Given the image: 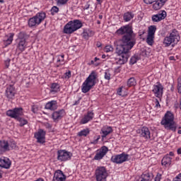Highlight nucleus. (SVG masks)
<instances>
[{"label":"nucleus","mask_w":181,"mask_h":181,"mask_svg":"<svg viewBox=\"0 0 181 181\" xmlns=\"http://www.w3.org/2000/svg\"><path fill=\"white\" fill-rule=\"evenodd\" d=\"M98 60H100V58L95 57L94 60L90 61V64H95V66H100V62H98Z\"/></svg>","instance_id":"37998d69"},{"label":"nucleus","mask_w":181,"mask_h":181,"mask_svg":"<svg viewBox=\"0 0 181 181\" xmlns=\"http://www.w3.org/2000/svg\"><path fill=\"white\" fill-rule=\"evenodd\" d=\"M108 152V147L104 146H103L100 150H98L94 156L95 160H101L103 158L105 157V155H107V153Z\"/></svg>","instance_id":"f3484780"},{"label":"nucleus","mask_w":181,"mask_h":181,"mask_svg":"<svg viewBox=\"0 0 181 181\" xmlns=\"http://www.w3.org/2000/svg\"><path fill=\"white\" fill-rule=\"evenodd\" d=\"M162 180V174L160 173H157L156 176L154 178V181H160Z\"/></svg>","instance_id":"a18cd8bd"},{"label":"nucleus","mask_w":181,"mask_h":181,"mask_svg":"<svg viewBox=\"0 0 181 181\" xmlns=\"http://www.w3.org/2000/svg\"><path fill=\"white\" fill-rule=\"evenodd\" d=\"M87 9H90V4H86L83 6V11H86Z\"/></svg>","instance_id":"864d4df0"},{"label":"nucleus","mask_w":181,"mask_h":181,"mask_svg":"<svg viewBox=\"0 0 181 181\" xmlns=\"http://www.w3.org/2000/svg\"><path fill=\"white\" fill-rule=\"evenodd\" d=\"M177 89L179 94H181V77L177 78Z\"/></svg>","instance_id":"4c0bfd02"},{"label":"nucleus","mask_w":181,"mask_h":181,"mask_svg":"<svg viewBox=\"0 0 181 181\" xmlns=\"http://www.w3.org/2000/svg\"><path fill=\"white\" fill-rule=\"evenodd\" d=\"M140 179V181H152V179H153V175L149 173H145L141 175Z\"/></svg>","instance_id":"c85d7f7f"},{"label":"nucleus","mask_w":181,"mask_h":181,"mask_svg":"<svg viewBox=\"0 0 181 181\" xmlns=\"http://www.w3.org/2000/svg\"><path fill=\"white\" fill-rule=\"evenodd\" d=\"M117 94L118 95H122L124 97V95L122 94V87H120L117 89Z\"/></svg>","instance_id":"603ef678"},{"label":"nucleus","mask_w":181,"mask_h":181,"mask_svg":"<svg viewBox=\"0 0 181 181\" xmlns=\"http://www.w3.org/2000/svg\"><path fill=\"white\" fill-rule=\"evenodd\" d=\"M94 111L90 110L88 111L86 114L83 115V117L81 118L80 121L81 125H84L85 124H88L90 121H93L94 119V116H95Z\"/></svg>","instance_id":"dca6fc26"},{"label":"nucleus","mask_w":181,"mask_h":181,"mask_svg":"<svg viewBox=\"0 0 181 181\" xmlns=\"http://www.w3.org/2000/svg\"><path fill=\"white\" fill-rule=\"evenodd\" d=\"M83 28V22L81 20L75 19L69 21L64 27V33L66 35H71L74 32H77L78 29Z\"/></svg>","instance_id":"423d86ee"},{"label":"nucleus","mask_w":181,"mask_h":181,"mask_svg":"<svg viewBox=\"0 0 181 181\" xmlns=\"http://www.w3.org/2000/svg\"><path fill=\"white\" fill-rule=\"evenodd\" d=\"M112 127L111 126H104L102 127L100 130V135L102 139H104L105 138H107L110 134H112L113 132Z\"/></svg>","instance_id":"aec40b11"},{"label":"nucleus","mask_w":181,"mask_h":181,"mask_svg":"<svg viewBox=\"0 0 181 181\" xmlns=\"http://www.w3.org/2000/svg\"><path fill=\"white\" fill-rule=\"evenodd\" d=\"M167 131H172V132H176L177 129V124L175 122V114L171 111H167L162 118L160 122Z\"/></svg>","instance_id":"f03ea898"},{"label":"nucleus","mask_w":181,"mask_h":181,"mask_svg":"<svg viewBox=\"0 0 181 181\" xmlns=\"http://www.w3.org/2000/svg\"><path fill=\"white\" fill-rule=\"evenodd\" d=\"M14 33H9L8 35H6V39L4 40V44L6 46H9L13 42Z\"/></svg>","instance_id":"c756f323"},{"label":"nucleus","mask_w":181,"mask_h":181,"mask_svg":"<svg viewBox=\"0 0 181 181\" xmlns=\"http://www.w3.org/2000/svg\"><path fill=\"white\" fill-rule=\"evenodd\" d=\"M11 165L12 162L7 157L0 158V168H3V169H10Z\"/></svg>","instance_id":"412c9836"},{"label":"nucleus","mask_w":181,"mask_h":181,"mask_svg":"<svg viewBox=\"0 0 181 181\" xmlns=\"http://www.w3.org/2000/svg\"><path fill=\"white\" fill-rule=\"evenodd\" d=\"M154 4H153V9L154 11H159L162 6H163V4H162L159 0L154 1Z\"/></svg>","instance_id":"473e14b6"},{"label":"nucleus","mask_w":181,"mask_h":181,"mask_svg":"<svg viewBox=\"0 0 181 181\" xmlns=\"http://www.w3.org/2000/svg\"><path fill=\"white\" fill-rule=\"evenodd\" d=\"M79 104H80V99H78V100H76L73 104V105H78Z\"/></svg>","instance_id":"6e6d98bb"},{"label":"nucleus","mask_w":181,"mask_h":181,"mask_svg":"<svg viewBox=\"0 0 181 181\" xmlns=\"http://www.w3.org/2000/svg\"><path fill=\"white\" fill-rule=\"evenodd\" d=\"M116 35H124L116 45V63L117 64H125L129 59V52L136 45L135 34L132 27L129 25L122 26L116 31Z\"/></svg>","instance_id":"f257e3e1"},{"label":"nucleus","mask_w":181,"mask_h":181,"mask_svg":"<svg viewBox=\"0 0 181 181\" xmlns=\"http://www.w3.org/2000/svg\"><path fill=\"white\" fill-rule=\"evenodd\" d=\"M57 63H63L64 62V54L58 55Z\"/></svg>","instance_id":"a19ab883"},{"label":"nucleus","mask_w":181,"mask_h":181,"mask_svg":"<svg viewBox=\"0 0 181 181\" xmlns=\"http://www.w3.org/2000/svg\"><path fill=\"white\" fill-rule=\"evenodd\" d=\"M69 2V0H57V4L58 6H62V5H66Z\"/></svg>","instance_id":"58836bf2"},{"label":"nucleus","mask_w":181,"mask_h":181,"mask_svg":"<svg viewBox=\"0 0 181 181\" xmlns=\"http://www.w3.org/2000/svg\"><path fill=\"white\" fill-rule=\"evenodd\" d=\"M152 93L157 98H161L163 95V86L160 82H158L156 84L153 86Z\"/></svg>","instance_id":"ddd939ff"},{"label":"nucleus","mask_w":181,"mask_h":181,"mask_svg":"<svg viewBox=\"0 0 181 181\" xmlns=\"http://www.w3.org/2000/svg\"><path fill=\"white\" fill-rule=\"evenodd\" d=\"M105 57H106L105 54L102 55V59H105Z\"/></svg>","instance_id":"69168bd1"},{"label":"nucleus","mask_w":181,"mask_h":181,"mask_svg":"<svg viewBox=\"0 0 181 181\" xmlns=\"http://www.w3.org/2000/svg\"><path fill=\"white\" fill-rule=\"evenodd\" d=\"M49 93L50 94H56L60 91V84L58 83H53L50 86Z\"/></svg>","instance_id":"cd10ccee"},{"label":"nucleus","mask_w":181,"mask_h":181,"mask_svg":"<svg viewBox=\"0 0 181 181\" xmlns=\"http://www.w3.org/2000/svg\"><path fill=\"white\" fill-rule=\"evenodd\" d=\"M161 164L165 168H169L172 164V158L169 155L164 156L161 160Z\"/></svg>","instance_id":"a878e982"},{"label":"nucleus","mask_w":181,"mask_h":181,"mask_svg":"<svg viewBox=\"0 0 181 181\" xmlns=\"http://www.w3.org/2000/svg\"><path fill=\"white\" fill-rule=\"evenodd\" d=\"M167 13L165 11H160L157 14H154L151 17L152 22H160V21H163L165 18H166Z\"/></svg>","instance_id":"a211bd4d"},{"label":"nucleus","mask_w":181,"mask_h":181,"mask_svg":"<svg viewBox=\"0 0 181 181\" xmlns=\"http://www.w3.org/2000/svg\"><path fill=\"white\" fill-rule=\"evenodd\" d=\"M17 40H26V33L21 31L18 35Z\"/></svg>","instance_id":"f704fd0d"},{"label":"nucleus","mask_w":181,"mask_h":181,"mask_svg":"<svg viewBox=\"0 0 181 181\" xmlns=\"http://www.w3.org/2000/svg\"><path fill=\"white\" fill-rule=\"evenodd\" d=\"M97 23H98V25H100V24H101V21H97Z\"/></svg>","instance_id":"774afa93"},{"label":"nucleus","mask_w":181,"mask_h":181,"mask_svg":"<svg viewBox=\"0 0 181 181\" xmlns=\"http://www.w3.org/2000/svg\"><path fill=\"white\" fill-rule=\"evenodd\" d=\"M167 155H169V156H175V153H174L173 152L170 151V152L169 153V154H167Z\"/></svg>","instance_id":"052dcab7"},{"label":"nucleus","mask_w":181,"mask_h":181,"mask_svg":"<svg viewBox=\"0 0 181 181\" xmlns=\"http://www.w3.org/2000/svg\"><path fill=\"white\" fill-rule=\"evenodd\" d=\"M179 32L177 31L176 29H173L171 32L167 35L163 42V45L164 47H169V46H172V47H175L176 45L179 42Z\"/></svg>","instance_id":"39448f33"},{"label":"nucleus","mask_w":181,"mask_h":181,"mask_svg":"<svg viewBox=\"0 0 181 181\" xmlns=\"http://www.w3.org/2000/svg\"><path fill=\"white\" fill-rule=\"evenodd\" d=\"M95 176L96 181H107V177H108V170L105 166L97 167L95 171Z\"/></svg>","instance_id":"6e6552de"},{"label":"nucleus","mask_w":181,"mask_h":181,"mask_svg":"<svg viewBox=\"0 0 181 181\" xmlns=\"http://www.w3.org/2000/svg\"><path fill=\"white\" fill-rule=\"evenodd\" d=\"M177 155H181V148H180L177 150Z\"/></svg>","instance_id":"bf43d9fd"},{"label":"nucleus","mask_w":181,"mask_h":181,"mask_svg":"<svg viewBox=\"0 0 181 181\" xmlns=\"http://www.w3.org/2000/svg\"><path fill=\"white\" fill-rule=\"evenodd\" d=\"M10 146L13 149V148H16V143H15V141H13V143H11V145H10Z\"/></svg>","instance_id":"5fc2aeb1"},{"label":"nucleus","mask_w":181,"mask_h":181,"mask_svg":"<svg viewBox=\"0 0 181 181\" xmlns=\"http://www.w3.org/2000/svg\"><path fill=\"white\" fill-rule=\"evenodd\" d=\"M6 69H8L11 64V59H8L4 62Z\"/></svg>","instance_id":"09e8293b"},{"label":"nucleus","mask_w":181,"mask_h":181,"mask_svg":"<svg viewBox=\"0 0 181 181\" xmlns=\"http://www.w3.org/2000/svg\"><path fill=\"white\" fill-rule=\"evenodd\" d=\"M15 94H16V90H15V87L13 86H9L6 90V96L9 100H13L15 98Z\"/></svg>","instance_id":"5701e85b"},{"label":"nucleus","mask_w":181,"mask_h":181,"mask_svg":"<svg viewBox=\"0 0 181 181\" xmlns=\"http://www.w3.org/2000/svg\"><path fill=\"white\" fill-rule=\"evenodd\" d=\"M138 62V58L136 57H132L130 59V64H135Z\"/></svg>","instance_id":"49530a36"},{"label":"nucleus","mask_w":181,"mask_h":181,"mask_svg":"<svg viewBox=\"0 0 181 181\" xmlns=\"http://www.w3.org/2000/svg\"><path fill=\"white\" fill-rule=\"evenodd\" d=\"M144 4H146V5H151L155 2V0H144Z\"/></svg>","instance_id":"8fccbe9b"},{"label":"nucleus","mask_w":181,"mask_h":181,"mask_svg":"<svg viewBox=\"0 0 181 181\" xmlns=\"http://www.w3.org/2000/svg\"><path fill=\"white\" fill-rule=\"evenodd\" d=\"M99 19H100V20L103 19V14L99 15Z\"/></svg>","instance_id":"e2e57ef3"},{"label":"nucleus","mask_w":181,"mask_h":181,"mask_svg":"<svg viewBox=\"0 0 181 181\" xmlns=\"http://www.w3.org/2000/svg\"><path fill=\"white\" fill-rule=\"evenodd\" d=\"M90 134V129L86 128L83 129V130L78 132L77 136H87Z\"/></svg>","instance_id":"2f4dec72"},{"label":"nucleus","mask_w":181,"mask_h":181,"mask_svg":"<svg viewBox=\"0 0 181 181\" xmlns=\"http://www.w3.org/2000/svg\"><path fill=\"white\" fill-rule=\"evenodd\" d=\"M17 50L19 52H25L28 47V42L26 40H17Z\"/></svg>","instance_id":"b1692460"},{"label":"nucleus","mask_w":181,"mask_h":181,"mask_svg":"<svg viewBox=\"0 0 181 181\" xmlns=\"http://www.w3.org/2000/svg\"><path fill=\"white\" fill-rule=\"evenodd\" d=\"M177 134H179V135H181V129L177 131Z\"/></svg>","instance_id":"0e129e2a"},{"label":"nucleus","mask_w":181,"mask_h":181,"mask_svg":"<svg viewBox=\"0 0 181 181\" xmlns=\"http://www.w3.org/2000/svg\"><path fill=\"white\" fill-rule=\"evenodd\" d=\"M96 1L100 4H103V0H96Z\"/></svg>","instance_id":"680f3d73"},{"label":"nucleus","mask_w":181,"mask_h":181,"mask_svg":"<svg viewBox=\"0 0 181 181\" xmlns=\"http://www.w3.org/2000/svg\"><path fill=\"white\" fill-rule=\"evenodd\" d=\"M156 25H150L148 28L146 42L149 46H152L155 42V33H156Z\"/></svg>","instance_id":"9b49d317"},{"label":"nucleus","mask_w":181,"mask_h":181,"mask_svg":"<svg viewBox=\"0 0 181 181\" xmlns=\"http://www.w3.org/2000/svg\"><path fill=\"white\" fill-rule=\"evenodd\" d=\"M45 110H49V111H56L59 108V105H57V100H50L45 104Z\"/></svg>","instance_id":"4be33fe9"},{"label":"nucleus","mask_w":181,"mask_h":181,"mask_svg":"<svg viewBox=\"0 0 181 181\" xmlns=\"http://www.w3.org/2000/svg\"><path fill=\"white\" fill-rule=\"evenodd\" d=\"M129 156L124 152L114 155L111 157V162L113 163H117V165H121V163H124V162H128L129 160Z\"/></svg>","instance_id":"9d476101"},{"label":"nucleus","mask_w":181,"mask_h":181,"mask_svg":"<svg viewBox=\"0 0 181 181\" xmlns=\"http://www.w3.org/2000/svg\"><path fill=\"white\" fill-rule=\"evenodd\" d=\"M155 103V106L154 107L158 109V108H160V103H159V100L158 99H156L154 101Z\"/></svg>","instance_id":"de8ad7c7"},{"label":"nucleus","mask_w":181,"mask_h":181,"mask_svg":"<svg viewBox=\"0 0 181 181\" xmlns=\"http://www.w3.org/2000/svg\"><path fill=\"white\" fill-rule=\"evenodd\" d=\"M6 115H7V117H10V118L16 119V121L20 123V127H25V125L28 124V120H26V119L21 117L23 115V108L22 107H16L8 110L6 111Z\"/></svg>","instance_id":"7ed1b4c3"},{"label":"nucleus","mask_w":181,"mask_h":181,"mask_svg":"<svg viewBox=\"0 0 181 181\" xmlns=\"http://www.w3.org/2000/svg\"><path fill=\"white\" fill-rule=\"evenodd\" d=\"M100 139H101V136L98 135V136H97V138L95 139V142H98V141H100Z\"/></svg>","instance_id":"13d9d810"},{"label":"nucleus","mask_w":181,"mask_h":181,"mask_svg":"<svg viewBox=\"0 0 181 181\" xmlns=\"http://www.w3.org/2000/svg\"><path fill=\"white\" fill-rule=\"evenodd\" d=\"M31 111L34 113V114H37V112L39 111V107H37V105H33L31 107Z\"/></svg>","instance_id":"79ce46f5"},{"label":"nucleus","mask_w":181,"mask_h":181,"mask_svg":"<svg viewBox=\"0 0 181 181\" xmlns=\"http://www.w3.org/2000/svg\"><path fill=\"white\" fill-rule=\"evenodd\" d=\"M73 156V153L66 150H59L57 151V160L60 162H67L70 160Z\"/></svg>","instance_id":"f8f14e48"},{"label":"nucleus","mask_w":181,"mask_h":181,"mask_svg":"<svg viewBox=\"0 0 181 181\" xmlns=\"http://www.w3.org/2000/svg\"><path fill=\"white\" fill-rule=\"evenodd\" d=\"M34 138L37 139V144H43L46 143V131L43 130V129H40L37 132L34 134Z\"/></svg>","instance_id":"4468645a"},{"label":"nucleus","mask_w":181,"mask_h":181,"mask_svg":"<svg viewBox=\"0 0 181 181\" xmlns=\"http://www.w3.org/2000/svg\"><path fill=\"white\" fill-rule=\"evenodd\" d=\"M46 19V13L40 11L36 13L35 16L29 18L28 23L29 28H37L43 21Z\"/></svg>","instance_id":"0eeeda50"},{"label":"nucleus","mask_w":181,"mask_h":181,"mask_svg":"<svg viewBox=\"0 0 181 181\" xmlns=\"http://www.w3.org/2000/svg\"><path fill=\"white\" fill-rule=\"evenodd\" d=\"M136 134L139 135L141 138H144L146 141H155V137L151 136V130L147 127H142L136 130Z\"/></svg>","instance_id":"1a4fd4ad"},{"label":"nucleus","mask_w":181,"mask_h":181,"mask_svg":"<svg viewBox=\"0 0 181 181\" xmlns=\"http://www.w3.org/2000/svg\"><path fill=\"white\" fill-rule=\"evenodd\" d=\"M66 115V110L64 109H61L59 110H54L52 114V119L54 122H59L60 119H62Z\"/></svg>","instance_id":"2eb2a0df"},{"label":"nucleus","mask_w":181,"mask_h":181,"mask_svg":"<svg viewBox=\"0 0 181 181\" xmlns=\"http://www.w3.org/2000/svg\"><path fill=\"white\" fill-rule=\"evenodd\" d=\"M104 78L105 80H107V81L111 80V74L110 73V71H105Z\"/></svg>","instance_id":"e433bc0d"},{"label":"nucleus","mask_w":181,"mask_h":181,"mask_svg":"<svg viewBox=\"0 0 181 181\" xmlns=\"http://www.w3.org/2000/svg\"><path fill=\"white\" fill-rule=\"evenodd\" d=\"M9 149V143L8 141H0V152H8Z\"/></svg>","instance_id":"bb28decb"},{"label":"nucleus","mask_w":181,"mask_h":181,"mask_svg":"<svg viewBox=\"0 0 181 181\" xmlns=\"http://www.w3.org/2000/svg\"><path fill=\"white\" fill-rule=\"evenodd\" d=\"M5 2L4 0H0V4H4Z\"/></svg>","instance_id":"338daca9"},{"label":"nucleus","mask_w":181,"mask_h":181,"mask_svg":"<svg viewBox=\"0 0 181 181\" xmlns=\"http://www.w3.org/2000/svg\"><path fill=\"white\" fill-rule=\"evenodd\" d=\"M92 36H94V31L90 30V29H84L82 33V37L85 39L86 40H88L90 37H92Z\"/></svg>","instance_id":"393cba45"},{"label":"nucleus","mask_w":181,"mask_h":181,"mask_svg":"<svg viewBox=\"0 0 181 181\" xmlns=\"http://www.w3.org/2000/svg\"><path fill=\"white\" fill-rule=\"evenodd\" d=\"M134 13L131 11H127L124 13L123 19L124 22H129L132 19H134Z\"/></svg>","instance_id":"7c9ffc66"},{"label":"nucleus","mask_w":181,"mask_h":181,"mask_svg":"<svg viewBox=\"0 0 181 181\" xmlns=\"http://www.w3.org/2000/svg\"><path fill=\"white\" fill-rule=\"evenodd\" d=\"M113 48L111 45H106L104 48V52L106 53H110V52H112Z\"/></svg>","instance_id":"ea45409f"},{"label":"nucleus","mask_w":181,"mask_h":181,"mask_svg":"<svg viewBox=\"0 0 181 181\" xmlns=\"http://www.w3.org/2000/svg\"><path fill=\"white\" fill-rule=\"evenodd\" d=\"M173 181H181V173L173 179Z\"/></svg>","instance_id":"3c124183"},{"label":"nucleus","mask_w":181,"mask_h":181,"mask_svg":"<svg viewBox=\"0 0 181 181\" xmlns=\"http://www.w3.org/2000/svg\"><path fill=\"white\" fill-rule=\"evenodd\" d=\"M161 4H163V6L168 2V0H158Z\"/></svg>","instance_id":"4d7b16f0"},{"label":"nucleus","mask_w":181,"mask_h":181,"mask_svg":"<svg viewBox=\"0 0 181 181\" xmlns=\"http://www.w3.org/2000/svg\"><path fill=\"white\" fill-rule=\"evenodd\" d=\"M66 175L61 170H57L53 176L52 181H66Z\"/></svg>","instance_id":"6ab92c4d"},{"label":"nucleus","mask_w":181,"mask_h":181,"mask_svg":"<svg viewBox=\"0 0 181 181\" xmlns=\"http://www.w3.org/2000/svg\"><path fill=\"white\" fill-rule=\"evenodd\" d=\"M51 12H52V15H54V13H57L59 12V8L57 6H54L52 8H51Z\"/></svg>","instance_id":"c03bdc74"},{"label":"nucleus","mask_w":181,"mask_h":181,"mask_svg":"<svg viewBox=\"0 0 181 181\" xmlns=\"http://www.w3.org/2000/svg\"><path fill=\"white\" fill-rule=\"evenodd\" d=\"M71 77V71L69 70L68 71L65 72L64 75L62 76V78L64 80H69Z\"/></svg>","instance_id":"c9c22d12"},{"label":"nucleus","mask_w":181,"mask_h":181,"mask_svg":"<svg viewBox=\"0 0 181 181\" xmlns=\"http://www.w3.org/2000/svg\"><path fill=\"white\" fill-rule=\"evenodd\" d=\"M97 78H98V74L95 71H92L90 75L87 77L85 81L82 83L81 91L84 94L88 93L91 88L97 84Z\"/></svg>","instance_id":"20e7f679"},{"label":"nucleus","mask_w":181,"mask_h":181,"mask_svg":"<svg viewBox=\"0 0 181 181\" xmlns=\"http://www.w3.org/2000/svg\"><path fill=\"white\" fill-rule=\"evenodd\" d=\"M127 86L128 87H134V86H136V80L135 78L132 77L127 81Z\"/></svg>","instance_id":"72a5a7b5"}]
</instances>
